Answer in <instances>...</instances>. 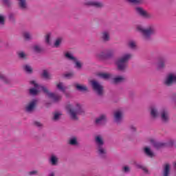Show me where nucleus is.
Returning <instances> with one entry per match:
<instances>
[{"label":"nucleus","instance_id":"nucleus-43","mask_svg":"<svg viewBox=\"0 0 176 176\" xmlns=\"http://www.w3.org/2000/svg\"><path fill=\"white\" fill-rule=\"evenodd\" d=\"M34 52H36V53H39V52H41V47L38 45H35L34 47Z\"/></svg>","mask_w":176,"mask_h":176},{"label":"nucleus","instance_id":"nucleus-9","mask_svg":"<svg viewBox=\"0 0 176 176\" xmlns=\"http://www.w3.org/2000/svg\"><path fill=\"white\" fill-rule=\"evenodd\" d=\"M175 144V141L170 140L167 144L162 142L154 143V146L156 149H160V148H163V146H173Z\"/></svg>","mask_w":176,"mask_h":176},{"label":"nucleus","instance_id":"nucleus-44","mask_svg":"<svg viewBox=\"0 0 176 176\" xmlns=\"http://www.w3.org/2000/svg\"><path fill=\"white\" fill-rule=\"evenodd\" d=\"M123 171L124 173H129L130 171V168H129L128 166H124Z\"/></svg>","mask_w":176,"mask_h":176},{"label":"nucleus","instance_id":"nucleus-39","mask_svg":"<svg viewBox=\"0 0 176 176\" xmlns=\"http://www.w3.org/2000/svg\"><path fill=\"white\" fill-rule=\"evenodd\" d=\"M0 25H5V16L0 15Z\"/></svg>","mask_w":176,"mask_h":176},{"label":"nucleus","instance_id":"nucleus-13","mask_svg":"<svg viewBox=\"0 0 176 176\" xmlns=\"http://www.w3.org/2000/svg\"><path fill=\"white\" fill-rule=\"evenodd\" d=\"M107 122V116L104 114L100 115L98 118L96 119V124H104Z\"/></svg>","mask_w":176,"mask_h":176},{"label":"nucleus","instance_id":"nucleus-16","mask_svg":"<svg viewBox=\"0 0 176 176\" xmlns=\"http://www.w3.org/2000/svg\"><path fill=\"white\" fill-rule=\"evenodd\" d=\"M95 142L96 144L97 148L100 146H104V140L100 135L95 137Z\"/></svg>","mask_w":176,"mask_h":176},{"label":"nucleus","instance_id":"nucleus-19","mask_svg":"<svg viewBox=\"0 0 176 176\" xmlns=\"http://www.w3.org/2000/svg\"><path fill=\"white\" fill-rule=\"evenodd\" d=\"M166 64H167V59L166 58L160 59L159 63H157L158 69H162V68H164Z\"/></svg>","mask_w":176,"mask_h":176},{"label":"nucleus","instance_id":"nucleus-28","mask_svg":"<svg viewBox=\"0 0 176 176\" xmlns=\"http://www.w3.org/2000/svg\"><path fill=\"white\" fill-rule=\"evenodd\" d=\"M23 69L27 74H32V67L29 65H25L23 66Z\"/></svg>","mask_w":176,"mask_h":176},{"label":"nucleus","instance_id":"nucleus-18","mask_svg":"<svg viewBox=\"0 0 176 176\" xmlns=\"http://www.w3.org/2000/svg\"><path fill=\"white\" fill-rule=\"evenodd\" d=\"M151 116L152 118H159V116H160V114L156 107H152L151 108Z\"/></svg>","mask_w":176,"mask_h":176},{"label":"nucleus","instance_id":"nucleus-46","mask_svg":"<svg viewBox=\"0 0 176 176\" xmlns=\"http://www.w3.org/2000/svg\"><path fill=\"white\" fill-rule=\"evenodd\" d=\"M34 174H38V170H32L29 172L30 175H34Z\"/></svg>","mask_w":176,"mask_h":176},{"label":"nucleus","instance_id":"nucleus-3","mask_svg":"<svg viewBox=\"0 0 176 176\" xmlns=\"http://www.w3.org/2000/svg\"><path fill=\"white\" fill-rule=\"evenodd\" d=\"M133 57V55L131 54H124L121 57H120L116 60V65L120 71H124L126 68L128 67V63L130 59Z\"/></svg>","mask_w":176,"mask_h":176},{"label":"nucleus","instance_id":"nucleus-1","mask_svg":"<svg viewBox=\"0 0 176 176\" xmlns=\"http://www.w3.org/2000/svg\"><path fill=\"white\" fill-rule=\"evenodd\" d=\"M30 83L34 86V88L29 90L30 94L32 96H36L39 91L43 90V92L45 93V94H47L50 98H52L55 102H57V101H60V100H61V96H56L54 93L49 92V89H47V88L35 83V81H31Z\"/></svg>","mask_w":176,"mask_h":176},{"label":"nucleus","instance_id":"nucleus-24","mask_svg":"<svg viewBox=\"0 0 176 176\" xmlns=\"http://www.w3.org/2000/svg\"><path fill=\"white\" fill-rule=\"evenodd\" d=\"M76 89H77L79 91H87V87L80 85L79 84L76 85Z\"/></svg>","mask_w":176,"mask_h":176},{"label":"nucleus","instance_id":"nucleus-8","mask_svg":"<svg viewBox=\"0 0 176 176\" xmlns=\"http://www.w3.org/2000/svg\"><path fill=\"white\" fill-rule=\"evenodd\" d=\"M160 116L161 118V120L164 123H167L168 120H170V113H168V110L166 109H162L160 112Z\"/></svg>","mask_w":176,"mask_h":176},{"label":"nucleus","instance_id":"nucleus-33","mask_svg":"<svg viewBox=\"0 0 176 176\" xmlns=\"http://www.w3.org/2000/svg\"><path fill=\"white\" fill-rule=\"evenodd\" d=\"M129 3H133V5H140L142 3V0H126Z\"/></svg>","mask_w":176,"mask_h":176},{"label":"nucleus","instance_id":"nucleus-12","mask_svg":"<svg viewBox=\"0 0 176 176\" xmlns=\"http://www.w3.org/2000/svg\"><path fill=\"white\" fill-rule=\"evenodd\" d=\"M98 155L100 157H105L107 156V149L104 148V146L97 147Z\"/></svg>","mask_w":176,"mask_h":176},{"label":"nucleus","instance_id":"nucleus-4","mask_svg":"<svg viewBox=\"0 0 176 176\" xmlns=\"http://www.w3.org/2000/svg\"><path fill=\"white\" fill-rule=\"evenodd\" d=\"M137 30L143 35V39L144 41H148V39L151 38V36L153 35V34H155L156 32V30L153 26H149L145 29L144 27L138 25L137 27Z\"/></svg>","mask_w":176,"mask_h":176},{"label":"nucleus","instance_id":"nucleus-40","mask_svg":"<svg viewBox=\"0 0 176 176\" xmlns=\"http://www.w3.org/2000/svg\"><path fill=\"white\" fill-rule=\"evenodd\" d=\"M61 43V38H58L54 43L55 47H58Z\"/></svg>","mask_w":176,"mask_h":176},{"label":"nucleus","instance_id":"nucleus-29","mask_svg":"<svg viewBox=\"0 0 176 176\" xmlns=\"http://www.w3.org/2000/svg\"><path fill=\"white\" fill-rule=\"evenodd\" d=\"M124 80V78L123 76H118L113 78V83H121Z\"/></svg>","mask_w":176,"mask_h":176},{"label":"nucleus","instance_id":"nucleus-45","mask_svg":"<svg viewBox=\"0 0 176 176\" xmlns=\"http://www.w3.org/2000/svg\"><path fill=\"white\" fill-rule=\"evenodd\" d=\"M4 3L6 5H7V6H10L11 3H10V0H3Z\"/></svg>","mask_w":176,"mask_h":176},{"label":"nucleus","instance_id":"nucleus-48","mask_svg":"<svg viewBox=\"0 0 176 176\" xmlns=\"http://www.w3.org/2000/svg\"><path fill=\"white\" fill-rule=\"evenodd\" d=\"M142 169L143 170V171H144V173H145L146 174H148V168H146L142 166Z\"/></svg>","mask_w":176,"mask_h":176},{"label":"nucleus","instance_id":"nucleus-17","mask_svg":"<svg viewBox=\"0 0 176 176\" xmlns=\"http://www.w3.org/2000/svg\"><path fill=\"white\" fill-rule=\"evenodd\" d=\"M49 162L52 166H57L58 164V157L54 155H52L50 156Z\"/></svg>","mask_w":176,"mask_h":176},{"label":"nucleus","instance_id":"nucleus-22","mask_svg":"<svg viewBox=\"0 0 176 176\" xmlns=\"http://www.w3.org/2000/svg\"><path fill=\"white\" fill-rule=\"evenodd\" d=\"M170 175V164H166L164 166L163 176Z\"/></svg>","mask_w":176,"mask_h":176},{"label":"nucleus","instance_id":"nucleus-15","mask_svg":"<svg viewBox=\"0 0 176 176\" xmlns=\"http://www.w3.org/2000/svg\"><path fill=\"white\" fill-rule=\"evenodd\" d=\"M100 38L103 42L109 41V39H111L109 32L107 31H104V32H102Z\"/></svg>","mask_w":176,"mask_h":176},{"label":"nucleus","instance_id":"nucleus-5","mask_svg":"<svg viewBox=\"0 0 176 176\" xmlns=\"http://www.w3.org/2000/svg\"><path fill=\"white\" fill-rule=\"evenodd\" d=\"M174 83H176V73H169L164 81V85L170 87V86H173Z\"/></svg>","mask_w":176,"mask_h":176},{"label":"nucleus","instance_id":"nucleus-27","mask_svg":"<svg viewBox=\"0 0 176 176\" xmlns=\"http://www.w3.org/2000/svg\"><path fill=\"white\" fill-rule=\"evenodd\" d=\"M144 153L149 157H153V153L148 147L144 148Z\"/></svg>","mask_w":176,"mask_h":176},{"label":"nucleus","instance_id":"nucleus-21","mask_svg":"<svg viewBox=\"0 0 176 176\" xmlns=\"http://www.w3.org/2000/svg\"><path fill=\"white\" fill-rule=\"evenodd\" d=\"M96 58H98V60H104L107 58V53L105 51H102L96 54Z\"/></svg>","mask_w":176,"mask_h":176},{"label":"nucleus","instance_id":"nucleus-41","mask_svg":"<svg viewBox=\"0 0 176 176\" xmlns=\"http://www.w3.org/2000/svg\"><path fill=\"white\" fill-rule=\"evenodd\" d=\"M74 74L73 72L67 73L65 74V78H67V79H71V78H74Z\"/></svg>","mask_w":176,"mask_h":176},{"label":"nucleus","instance_id":"nucleus-37","mask_svg":"<svg viewBox=\"0 0 176 176\" xmlns=\"http://www.w3.org/2000/svg\"><path fill=\"white\" fill-rule=\"evenodd\" d=\"M0 79L2 82H4V83H9V80L3 74H0Z\"/></svg>","mask_w":176,"mask_h":176},{"label":"nucleus","instance_id":"nucleus-20","mask_svg":"<svg viewBox=\"0 0 176 176\" xmlns=\"http://www.w3.org/2000/svg\"><path fill=\"white\" fill-rule=\"evenodd\" d=\"M19 6L22 10L27 9V0H18Z\"/></svg>","mask_w":176,"mask_h":176},{"label":"nucleus","instance_id":"nucleus-35","mask_svg":"<svg viewBox=\"0 0 176 176\" xmlns=\"http://www.w3.org/2000/svg\"><path fill=\"white\" fill-rule=\"evenodd\" d=\"M61 116V113L58 112H56L54 113V117L52 118V120H54L55 122H57V120H60V116Z\"/></svg>","mask_w":176,"mask_h":176},{"label":"nucleus","instance_id":"nucleus-10","mask_svg":"<svg viewBox=\"0 0 176 176\" xmlns=\"http://www.w3.org/2000/svg\"><path fill=\"white\" fill-rule=\"evenodd\" d=\"M86 6H94V8H102L104 4L98 1H87L84 3Z\"/></svg>","mask_w":176,"mask_h":176},{"label":"nucleus","instance_id":"nucleus-23","mask_svg":"<svg viewBox=\"0 0 176 176\" xmlns=\"http://www.w3.org/2000/svg\"><path fill=\"white\" fill-rule=\"evenodd\" d=\"M56 87L58 90H60L63 93H65V89H67V87L64 86V83L59 82L58 84L56 85Z\"/></svg>","mask_w":176,"mask_h":176},{"label":"nucleus","instance_id":"nucleus-38","mask_svg":"<svg viewBox=\"0 0 176 176\" xmlns=\"http://www.w3.org/2000/svg\"><path fill=\"white\" fill-rule=\"evenodd\" d=\"M18 56L20 58H23V59L27 58V56L25 55V54H24L23 52H19Z\"/></svg>","mask_w":176,"mask_h":176},{"label":"nucleus","instance_id":"nucleus-31","mask_svg":"<svg viewBox=\"0 0 176 176\" xmlns=\"http://www.w3.org/2000/svg\"><path fill=\"white\" fill-rule=\"evenodd\" d=\"M98 75L100 76V78H102V79H109V78L111 76L109 74L107 73H99Z\"/></svg>","mask_w":176,"mask_h":176},{"label":"nucleus","instance_id":"nucleus-6","mask_svg":"<svg viewBox=\"0 0 176 176\" xmlns=\"http://www.w3.org/2000/svg\"><path fill=\"white\" fill-rule=\"evenodd\" d=\"M91 85L94 91L97 93L98 96H102L104 94V87H102L101 84L94 80H91Z\"/></svg>","mask_w":176,"mask_h":176},{"label":"nucleus","instance_id":"nucleus-30","mask_svg":"<svg viewBox=\"0 0 176 176\" xmlns=\"http://www.w3.org/2000/svg\"><path fill=\"white\" fill-rule=\"evenodd\" d=\"M42 76L45 79H52V76L46 70L43 71Z\"/></svg>","mask_w":176,"mask_h":176},{"label":"nucleus","instance_id":"nucleus-34","mask_svg":"<svg viewBox=\"0 0 176 176\" xmlns=\"http://www.w3.org/2000/svg\"><path fill=\"white\" fill-rule=\"evenodd\" d=\"M23 36L25 41H30V39H32V36H31V34L28 32H25L23 33Z\"/></svg>","mask_w":176,"mask_h":176},{"label":"nucleus","instance_id":"nucleus-49","mask_svg":"<svg viewBox=\"0 0 176 176\" xmlns=\"http://www.w3.org/2000/svg\"><path fill=\"white\" fill-rule=\"evenodd\" d=\"M131 129L133 131H135V127H134V126H131Z\"/></svg>","mask_w":176,"mask_h":176},{"label":"nucleus","instance_id":"nucleus-50","mask_svg":"<svg viewBox=\"0 0 176 176\" xmlns=\"http://www.w3.org/2000/svg\"><path fill=\"white\" fill-rule=\"evenodd\" d=\"M12 17H13V15H12V14H10V19H12Z\"/></svg>","mask_w":176,"mask_h":176},{"label":"nucleus","instance_id":"nucleus-42","mask_svg":"<svg viewBox=\"0 0 176 176\" xmlns=\"http://www.w3.org/2000/svg\"><path fill=\"white\" fill-rule=\"evenodd\" d=\"M45 42L46 43H47L48 45L50 44V34H47L45 36Z\"/></svg>","mask_w":176,"mask_h":176},{"label":"nucleus","instance_id":"nucleus-25","mask_svg":"<svg viewBox=\"0 0 176 176\" xmlns=\"http://www.w3.org/2000/svg\"><path fill=\"white\" fill-rule=\"evenodd\" d=\"M128 46L130 49H137V42L131 40L128 42Z\"/></svg>","mask_w":176,"mask_h":176},{"label":"nucleus","instance_id":"nucleus-47","mask_svg":"<svg viewBox=\"0 0 176 176\" xmlns=\"http://www.w3.org/2000/svg\"><path fill=\"white\" fill-rule=\"evenodd\" d=\"M34 125L36 126V127H41L42 124L39 122H34Z\"/></svg>","mask_w":176,"mask_h":176},{"label":"nucleus","instance_id":"nucleus-11","mask_svg":"<svg viewBox=\"0 0 176 176\" xmlns=\"http://www.w3.org/2000/svg\"><path fill=\"white\" fill-rule=\"evenodd\" d=\"M123 119V111L120 110L116 111L114 112V120L116 123H120Z\"/></svg>","mask_w":176,"mask_h":176},{"label":"nucleus","instance_id":"nucleus-7","mask_svg":"<svg viewBox=\"0 0 176 176\" xmlns=\"http://www.w3.org/2000/svg\"><path fill=\"white\" fill-rule=\"evenodd\" d=\"M135 11L137 12L138 14H139L142 17H144V19H152L153 17L151 13L148 12L141 7H136Z\"/></svg>","mask_w":176,"mask_h":176},{"label":"nucleus","instance_id":"nucleus-14","mask_svg":"<svg viewBox=\"0 0 176 176\" xmlns=\"http://www.w3.org/2000/svg\"><path fill=\"white\" fill-rule=\"evenodd\" d=\"M36 105V100H34L28 103L26 107L27 112H32L33 109H35V106Z\"/></svg>","mask_w":176,"mask_h":176},{"label":"nucleus","instance_id":"nucleus-2","mask_svg":"<svg viewBox=\"0 0 176 176\" xmlns=\"http://www.w3.org/2000/svg\"><path fill=\"white\" fill-rule=\"evenodd\" d=\"M66 109L72 120H78L79 119L78 116L82 115V113H84L85 112L79 103H77L75 107H74L72 104H68L66 106Z\"/></svg>","mask_w":176,"mask_h":176},{"label":"nucleus","instance_id":"nucleus-36","mask_svg":"<svg viewBox=\"0 0 176 176\" xmlns=\"http://www.w3.org/2000/svg\"><path fill=\"white\" fill-rule=\"evenodd\" d=\"M74 63H75V67L77 68V69H80V68H82V63H80V61L76 58Z\"/></svg>","mask_w":176,"mask_h":176},{"label":"nucleus","instance_id":"nucleus-26","mask_svg":"<svg viewBox=\"0 0 176 176\" xmlns=\"http://www.w3.org/2000/svg\"><path fill=\"white\" fill-rule=\"evenodd\" d=\"M65 57L70 61H75V60L76 59V58L73 56L72 54H70L69 52H67L66 54H65Z\"/></svg>","mask_w":176,"mask_h":176},{"label":"nucleus","instance_id":"nucleus-32","mask_svg":"<svg viewBox=\"0 0 176 176\" xmlns=\"http://www.w3.org/2000/svg\"><path fill=\"white\" fill-rule=\"evenodd\" d=\"M69 144L70 145H78V139H76V138L74 137L72 138L69 140Z\"/></svg>","mask_w":176,"mask_h":176}]
</instances>
